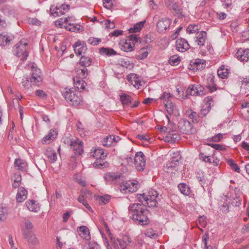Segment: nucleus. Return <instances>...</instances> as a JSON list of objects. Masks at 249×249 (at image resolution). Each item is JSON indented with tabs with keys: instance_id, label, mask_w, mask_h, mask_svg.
<instances>
[{
	"instance_id": "nucleus-1",
	"label": "nucleus",
	"mask_w": 249,
	"mask_h": 249,
	"mask_svg": "<svg viewBox=\"0 0 249 249\" xmlns=\"http://www.w3.org/2000/svg\"><path fill=\"white\" fill-rule=\"evenodd\" d=\"M128 213L130 217L138 225L144 226L150 222L148 217V211L141 204H130L128 207Z\"/></svg>"
},
{
	"instance_id": "nucleus-2",
	"label": "nucleus",
	"mask_w": 249,
	"mask_h": 249,
	"mask_svg": "<svg viewBox=\"0 0 249 249\" xmlns=\"http://www.w3.org/2000/svg\"><path fill=\"white\" fill-rule=\"evenodd\" d=\"M161 198V195H160L157 191L154 189L150 190L147 194L137 195L138 200L142 203L145 202V204L149 208L157 207L158 202L160 201Z\"/></svg>"
},
{
	"instance_id": "nucleus-3",
	"label": "nucleus",
	"mask_w": 249,
	"mask_h": 249,
	"mask_svg": "<svg viewBox=\"0 0 249 249\" xmlns=\"http://www.w3.org/2000/svg\"><path fill=\"white\" fill-rule=\"evenodd\" d=\"M63 95L67 102L73 106H78L83 101L80 92L73 89H65Z\"/></svg>"
},
{
	"instance_id": "nucleus-4",
	"label": "nucleus",
	"mask_w": 249,
	"mask_h": 249,
	"mask_svg": "<svg viewBox=\"0 0 249 249\" xmlns=\"http://www.w3.org/2000/svg\"><path fill=\"white\" fill-rule=\"evenodd\" d=\"M71 17L61 18L55 22V26L59 28H65L67 30L72 32H81L83 31V27L78 24H74L70 21Z\"/></svg>"
},
{
	"instance_id": "nucleus-5",
	"label": "nucleus",
	"mask_w": 249,
	"mask_h": 249,
	"mask_svg": "<svg viewBox=\"0 0 249 249\" xmlns=\"http://www.w3.org/2000/svg\"><path fill=\"white\" fill-rule=\"evenodd\" d=\"M92 156L96 159L95 161L93 163V166L99 168H103L107 166V163L104 161L107 157V153L105 152L101 148H94L91 151Z\"/></svg>"
},
{
	"instance_id": "nucleus-6",
	"label": "nucleus",
	"mask_w": 249,
	"mask_h": 249,
	"mask_svg": "<svg viewBox=\"0 0 249 249\" xmlns=\"http://www.w3.org/2000/svg\"><path fill=\"white\" fill-rule=\"evenodd\" d=\"M140 40L139 35L132 34L127 37L125 41L120 43L121 49L126 52H131L135 48V44Z\"/></svg>"
},
{
	"instance_id": "nucleus-7",
	"label": "nucleus",
	"mask_w": 249,
	"mask_h": 249,
	"mask_svg": "<svg viewBox=\"0 0 249 249\" xmlns=\"http://www.w3.org/2000/svg\"><path fill=\"white\" fill-rule=\"evenodd\" d=\"M166 117L168 120V124L167 126L162 127L161 129L162 131L167 133L166 136V141H175L179 139L178 134L175 133L177 129L176 125L170 121L168 116L166 115Z\"/></svg>"
},
{
	"instance_id": "nucleus-8",
	"label": "nucleus",
	"mask_w": 249,
	"mask_h": 249,
	"mask_svg": "<svg viewBox=\"0 0 249 249\" xmlns=\"http://www.w3.org/2000/svg\"><path fill=\"white\" fill-rule=\"evenodd\" d=\"M27 45V42L24 40H21L17 44L16 55L23 61H25L29 55L26 48Z\"/></svg>"
},
{
	"instance_id": "nucleus-9",
	"label": "nucleus",
	"mask_w": 249,
	"mask_h": 249,
	"mask_svg": "<svg viewBox=\"0 0 249 249\" xmlns=\"http://www.w3.org/2000/svg\"><path fill=\"white\" fill-rule=\"evenodd\" d=\"M65 142L70 145V148L73 150L76 155H81L83 152V143L79 139L71 140L67 139Z\"/></svg>"
},
{
	"instance_id": "nucleus-10",
	"label": "nucleus",
	"mask_w": 249,
	"mask_h": 249,
	"mask_svg": "<svg viewBox=\"0 0 249 249\" xmlns=\"http://www.w3.org/2000/svg\"><path fill=\"white\" fill-rule=\"evenodd\" d=\"M134 160L136 170L139 171H143L145 166V156L144 154L141 151L137 152L135 154Z\"/></svg>"
},
{
	"instance_id": "nucleus-11",
	"label": "nucleus",
	"mask_w": 249,
	"mask_h": 249,
	"mask_svg": "<svg viewBox=\"0 0 249 249\" xmlns=\"http://www.w3.org/2000/svg\"><path fill=\"white\" fill-rule=\"evenodd\" d=\"M204 105L198 113L199 118H203L206 116L211 109V107L213 105V99L211 96H207L205 98Z\"/></svg>"
},
{
	"instance_id": "nucleus-12",
	"label": "nucleus",
	"mask_w": 249,
	"mask_h": 249,
	"mask_svg": "<svg viewBox=\"0 0 249 249\" xmlns=\"http://www.w3.org/2000/svg\"><path fill=\"white\" fill-rule=\"evenodd\" d=\"M178 127L180 132L184 134H189L193 132V124L186 119H181L179 121Z\"/></svg>"
},
{
	"instance_id": "nucleus-13",
	"label": "nucleus",
	"mask_w": 249,
	"mask_h": 249,
	"mask_svg": "<svg viewBox=\"0 0 249 249\" xmlns=\"http://www.w3.org/2000/svg\"><path fill=\"white\" fill-rule=\"evenodd\" d=\"M215 76L212 73H209L207 75L204 85L205 88L211 93L216 91L217 87L215 83Z\"/></svg>"
},
{
	"instance_id": "nucleus-14",
	"label": "nucleus",
	"mask_w": 249,
	"mask_h": 249,
	"mask_svg": "<svg viewBox=\"0 0 249 249\" xmlns=\"http://www.w3.org/2000/svg\"><path fill=\"white\" fill-rule=\"evenodd\" d=\"M70 9V5L69 4H63L52 6L50 8V11L52 15L56 14L57 16L59 14L63 15L66 14Z\"/></svg>"
},
{
	"instance_id": "nucleus-15",
	"label": "nucleus",
	"mask_w": 249,
	"mask_h": 249,
	"mask_svg": "<svg viewBox=\"0 0 249 249\" xmlns=\"http://www.w3.org/2000/svg\"><path fill=\"white\" fill-rule=\"evenodd\" d=\"M31 71L32 77L31 78V82H33L34 85H39L42 81L40 70L32 64Z\"/></svg>"
},
{
	"instance_id": "nucleus-16",
	"label": "nucleus",
	"mask_w": 249,
	"mask_h": 249,
	"mask_svg": "<svg viewBox=\"0 0 249 249\" xmlns=\"http://www.w3.org/2000/svg\"><path fill=\"white\" fill-rule=\"evenodd\" d=\"M190 45L188 41L183 38H178L176 42V47L178 51L183 53L188 50L190 48Z\"/></svg>"
},
{
	"instance_id": "nucleus-17",
	"label": "nucleus",
	"mask_w": 249,
	"mask_h": 249,
	"mask_svg": "<svg viewBox=\"0 0 249 249\" xmlns=\"http://www.w3.org/2000/svg\"><path fill=\"white\" fill-rule=\"evenodd\" d=\"M171 23V20L167 18L160 20L157 23L158 32L160 33H164L170 27Z\"/></svg>"
},
{
	"instance_id": "nucleus-18",
	"label": "nucleus",
	"mask_w": 249,
	"mask_h": 249,
	"mask_svg": "<svg viewBox=\"0 0 249 249\" xmlns=\"http://www.w3.org/2000/svg\"><path fill=\"white\" fill-rule=\"evenodd\" d=\"M138 185L137 181H127L123 185H121V190L133 193L137 191Z\"/></svg>"
},
{
	"instance_id": "nucleus-19",
	"label": "nucleus",
	"mask_w": 249,
	"mask_h": 249,
	"mask_svg": "<svg viewBox=\"0 0 249 249\" xmlns=\"http://www.w3.org/2000/svg\"><path fill=\"white\" fill-rule=\"evenodd\" d=\"M74 53L77 55L84 54L87 50V45L84 41H78L73 46Z\"/></svg>"
},
{
	"instance_id": "nucleus-20",
	"label": "nucleus",
	"mask_w": 249,
	"mask_h": 249,
	"mask_svg": "<svg viewBox=\"0 0 249 249\" xmlns=\"http://www.w3.org/2000/svg\"><path fill=\"white\" fill-rule=\"evenodd\" d=\"M129 82L136 89H139L142 86L141 81L138 75L135 73H131L127 76Z\"/></svg>"
},
{
	"instance_id": "nucleus-21",
	"label": "nucleus",
	"mask_w": 249,
	"mask_h": 249,
	"mask_svg": "<svg viewBox=\"0 0 249 249\" xmlns=\"http://www.w3.org/2000/svg\"><path fill=\"white\" fill-rule=\"evenodd\" d=\"M237 58L242 61L249 60V49L240 48L236 53Z\"/></svg>"
},
{
	"instance_id": "nucleus-22",
	"label": "nucleus",
	"mask_w": 249,
	"mask_h": 249,
	"mask_svg": "<svg viewBox=\"0 0 249 249\" xmlns=\"http://www.w3.org/2000/svg\"><path fill=\"white\" fill-rule=\"evenodd\" d=\"M79 235L84 240L89 241L90 240V235L89 228L85 226H80L77 229Z\"/></svg>"
},
{
	"instance_id": "nucleus-23",
	"label": "nucleus",
	"mask_w": 249,
	"mask_h": 249,
	"mask_svg": "<svg viewBox=\"0 0 249 249\" xmlns=\"http://www.w3.org/2000/svg\"><path fill=\"white\" fill-rule=\"evenodd\" d=\"M199 89L194 85H190L187 89V94L193 96L202 95L204 94L205 93L203 90V89H204V87L200 86Z\"/></svg>"
},
{
	"instance_id": "nucleus-24",
	"label": "nucleus",
	"mask_w": 249,
	"mask_h": 249,
	"mask_svg": "<svg viewBox=\"0 0 249 249\" xmlns=\"http://www.w3.org/2000/svg\"><path fill=\"white\" fill-rule=\"evenodd\" d=\"M100 54L105 57L115 56L117 53L113 49L110 48L102 47L99 49Z\"/></svg>"
},
{
	"instance_id": "nucleus-25",
	"label": "nucleus",
	"mask_w": 249,
	"mask_h": 249,
	"mask_svg": "<svg viewBox=\"0 0 249 249\" xmlns=\"http://www.w3.org/2000/svg\"><path fill=\"white\" fill-rule=\"evenodd\" d=\"M25 204L27 209L32 212H37L40 209L39 204L35 200H29Z\"/></svg>"
},
{
	"instance_id": "nucleus-26",
	"label": "nucleus",
	"mask_w": 249,
	"mask_h": 249,
	"mask_svg": "<svg viewBox=\"0 0 249 249\" xmlns=\"http://www.w3.org/2000/svg\"><path fill=\"white\" fill-rule=\"evenodd\" d=\"M117 141L113 135H108L106 138L103 139L102 141V143L103 146L106 147H109L112 145H114Z\"/></svg>"
},
{
	"instance_id": "nucleus-27",
	"label": "nucleus",
	"mask_w": 249,
	"mask_h": 249,
	"mask_svg": "<svg viewBox=\"0 0 249 249\" xmlns=\"http://www.w3.org/2000/svg\"><path fill=\"white\" fill-rule=\"evenodd\" d=\"M193 69L201 71L206 67V61L202 59H196L194 61H191Z\"/></svg>"
},
{
	"instance_id": "nucleus-28",
	"label": "nucleus",
	"mask_w": 249,
	"mask_h": 249,
	"mask_svg": "<svg viewBox=\"0 0 249 249\" xmlns=\"http://www.w3.org/2000/svg\"><path fill=\"white\" fill-rule=\"evenodd\" d=\"M28 192L23 187H19L16 196V199L18 202H22L27 198Z\"/></svg>"
},
{
	"instance_id": "nucleus-29",
	"label": "nucleus",
	"mask_w": 249,
	"mask_h": 249,
	"mask_svg": "<svg viewBox=\"0 0 249 249\" xmlns=\"http://www.w3.org/2000/svg\"><path fill=\"white\" fill-rule=\"evenodd\" d=\"M82 79L77 76L73 78L74 87L78 90H83L85 89L86 83Z\"/></svg>"
},
{
	"instance_id": "nucleus-30",
	"label": "nucleus",
	"mask_w": 249,
	"mask_h": 249,
	"mask_svg": "<svg viewBox=\"0 0 249 249\" xmlns=\"http://www.w3.org/2000/svg\"><path fill=\"white\" fill-rule=\"evenodd\" d=\"M206 38V32L205 31H201L199 34H197V36H196V42L198 46L202 47L205 44Z\"/></svg>"
},
{
	"instance_id": "nucleus-31",
	"label": "nucleus",
	"mask_w": 249,
	"mask_h": 249,
	"mask_svg": "<svg viewBox=\"0 0 249 249\" xmlns=\"http://www.w3.org/2000/svg\"><path fill=\"white\" fill-rule=\"evenodd\" d=\"M117 241L121 248V249H126V248L132 242L130 237L127 235L123 236L122 238H117Z\"/></svg>"
},
{
	"instance_id": "nucleus-32",
	"label": "nucleus",
	"mask_w": 249,
	"mask_h": 249,
	"mask_svg": "<svg viewBox=\"0 0 249 249\" xmlns=\"http://www.w3.org/2000/svg\"><path fill=\"white\" fill-rule=\"evenodd\" d=\"M120 100L121 103L124 107L129 106L133 101L131 96L125 93H122L120 95Z\"/></svg>"
},
{
	"instance_id": "nucleus-33",
	"label": "nucleus",
	"mask_w": 249,
	"mask_h": 249,
	"mask_svg": "<svg viewBox=\"0 0 249 249\" xmlns=\"http://www.w3.org/2000/svg\"><path fill=\"white\" fill-rule=\"evenodd\" d=\"M57 136V131L56 129H51L50 130L48 135L44 137L42 140V142L46 144L49 140H53Z\"/></svg>"
},
{
	"instance_id": "nucleus-34",
	"label": "nucleus",
	"mask_w": 249,
	"mask_h": 249,
	"mask_svg": "<svg viewBox=\"0 0 249 249\" xmlns=\"http://www.w3.org/2000/svg\"><path fill=\"white\" fill-rule=\"evenodd\" d=\"M180 192L184 196H188L191 193L190 187L184 183H180L178 185Z\"/></svg>"
},
{
	"instance_id": "nucleus-35",
	"label": "nucleus",
	"mask_w": 249,
	"mask_h": 249,
	"mask_svg": "<svg viewBox=\"0 0 249 249\" xmlns=\"http://www.w3.org/2000/svg\"><path fill=\"white\" fill-rule=\"evenodd\" d=\"M145 23V20H142L137 22L133 25V27L130 28L129 29V32L130 33H135L140 32L144 26Z\"/></svg>"
},
{
	"instance_id": "nucleus-36",
	"label": "nucleus",
	"mask_w": 249,
	"mask_h": 249,
	"mask_svg": "<svg viewBox=\"0 0 249 249\" xmlns=\"http://www.w3.org/2000/svg\"><path fill=\"white\" fill-rule=\"evenodd\" d=\"M14 165L19 170L25 171L27 168L26 162L20 159H17L15 160Z\"/></svg>"
},
{
	"instance_id": "nucleus-37",
	"label": "nucleus",
	"mask_w": 249,
	"mask_h": 249,
	"mask_svg": "<svg viewBox=\"0 0 249 249\" xmlns=\"http://www.w3.org/2000/svg\"><path fill=\"white\" fill-rule=\"evenodd\" d=\"M79 63L81 66L88 67L91 65L92 60L90 57L83 55L81 57Z\"/></svg>"
},
{
	"instance_id": "nucleus-38",
	"label": "nucleus",
	"mask_w": 249,
	"mask_h": 249,
	"mask_svg": "<svg viewBox=\"0 0 249 249\" xmlns=\"http://www.w3.org/2000/svg\"><path fill=\"white\" fill-rule=\"evenodd\" d=\"M186 115L188 117L192 119L194 123H197L198 122L199 114L193 110L188 109L187 110Z\"/></svg>"
},
{
	"instance_id": "nucleus-39",
	"label": "nucleus",
	"mask_w": 249,
	"mask_h": 249,
	"mask_svg": "<svg viewBox=\"0 0 249 249\" xmlns=\"http://www.w3.org/2000/svg\"><path fill=\"white\" fill-rule=\"evenodd\" d=\"M229 70L225 68L224 66H222L217 70V75L219 78L224 79L227 77L229 74Z\"/></svg>"
},
{
	"instance_id": "nucleus-40",
	"label": "nucleus",
	"mask_w": 249,
	"mask_h": 249,
	"mask_svg": "<svg viewBox=\"0 0 249 249\" xmlns=\"http://www.w3.org/2000/svg\"><path fill=\"white\" fill-rule=\"evenodd\" d=\"M199 30V25L197 24H190L187 28V33L191 34L197 32Z\"/></svg>"
},
{
	"instance_id": "nucleus-41",
	"label": "nucleus",
	"mask_w": 249,
	"mask_h": 249,
	"mask_svg": "<svg viewBox=\"0 0 249 249\" xmlns=\"http://www.w3.org/2000/svg\"><path fill=\"white\" fill-rule=\"evenodd\" d=\"M180 61V57L179 56L173 55L170 57L168 63L171 66H177L179 64Z\"/></svg>"
},
{
	"instance_id": "nucleus-42",
	"label": "nucleus",
	"mask_w": 249,
	"mask_h": 249,
	"mask_svg": "<svg viewBox=\"0 0 249 249\" xmlns=\"http://www.w3.org/2000/svg\"><path fill=\"white\" fill-rule=\"evenodd\" d=\"M46 155L49 159L51 163L55 162L57 160V156L56 153L52 150H47L46 152Z\"/></svg>"
},
{
	"instance_id": "nucleus-43",
	"label": "nucleus",
	"mask_w": 249,
	"mask_h": 249,
	"mask_svg": "<svg viewBox=\"0 0 249 249\" xmlns=\"http://www.w3.org/2000/svg\"><path fill=\"white\" fill-rule=\"evenodd\" d=\"M227 162L235 172L237 173L240 172V169L239 167L233 160L231 159H228L227 160Z\"/></svg>"
},
{
	"instance_id": "nucleus-44",
	"label": "nucleus",
	"mask_w": 249,
	"mask_h": 249,
	"mask_svg": "<svg viewBox=\"0 0 249 249\" xmlns=\"http://www.w3.org/2000/svg\"><path fill=\"white\" fill-rule=\"evenodd\" d=\"M11 39L10 36L3 34H0V45L5 46L9 43Z\"/></svg>"
},
{
	"instance_id": "nucleus-45",
	"label": "nucleus",
	"mask_w": 249,
	"mask_h": 249,
	"mask_svg": "<svg viewBox=\"0 0 249 249\" xmlns=\"http://www.w3.org/2000/svg\"><path fill=\"white\" fill-rule=\"evenodd\" d=\"M178 164L175 162L169 161L164 166V168L167 169V172H173V171L177 170V167Z\"/></svg>"
},
{
	"instance_id": "nucleus-46",
	"label": "nucleus",
	"mask_w": 249,
	"mask_h": 249,
	"mask_svg": "<svg viewBox=\"0 0 249 249\" xmlns=\"http://www.w3.org/2000/svg\"><path fill=\"white\" fill-rule=\"evenodd\" d=\"M77 200L79 202L82 203L88 210L92 212L91 207L89 206L83 195H80L78 197Z\"/></svg>"
},
{
	"instance_id": "nucleus-47",
	"label": "nucleus",
	"mask_w": 249,
	"mask_h": 249,
	"mask_svg": "<svg viewBox=\"0 0 249 249\" xmlns=\"http://www.w3.org/2000/svg\"><path fill=\"white\" fill-rule=\"evenodd\" d=\"M22 85L26 89H29L32 85H34L33 82H31V78L28 76L24 77L22 79Z\"/></svg>"
},
{
	"instance_id": "nucleus-48",
	"label": "nucleus",
	"mask_w": 249,
	"mask_h": 249,
	"mask_svg": "<svg viewBox=\"0 0 249 249\" xmlns=\"http://www.w3.org/2000/svg\"><path fill=\"white\" fill-rule=\"evenodd\" d=\"M77 75L79 77L81 78H86L88 75V71L87 67H83V68L78 69L77 70Z\"/></svg>"
},
{
	"instance_id": "nucleus-49",
	"label": "nucleus",
	"mask_w": 249,
	"mask_h": 249,
	"mask_svg": "<svg viewBox=\"0 0 249 249\" xmlns=\"http://www.w3.org/2000/svg\"><path fill=\"white\" fill-rule=\"evenodd\" d=\"M181 156L180 153L178 151L173 153L172 157L169 160L171 162H175V163L178 164H179V161L181 160Z\"/></svg>"
},
{
	"instance_id": "nucleus-50",
	"label": "nucleus",
	"mask_w": 249,
	"mask_h": 249,
	"mask_svg": "<svg viewBox=\"0 0 249 249\" xmlns=\"http://www.w3.org/2000/svg\"><path fill=\"white\" fill-rule=\"evenodd\" d=\"M100 23L106 29H113L115 28L114 23L109 19L101 21Z\"/></svg>"
},
{
	"instance_id": "nucleus-51",
	"label": "nucleus",
	"mask_w": 249,
	"mask_h": 249,
	"mask_svg": "<svg viewBox=\"0 0 249 249\" xmlns=\"http://www.w3.org/2000/svg\"><path fill=\"white\" fill-rule=\"evenodd\" d=\"M173 95L169 92H164L162 95L160 97V99L163 100L165 105L166 102H171V99L173 97Z\"/></svg>"
},
{
	"instance_id": "nucleus-52",
	"label": "nucleus",
	"mask_w": 249,
	"mask_h": 249,
	"mask_svg": "<svg viewBox=\"0 0 249 249\" xmlns=\"http://www.w3.org/2000/svg\"><path fill=\"white\" fill-rule=\"evenodd\" d=\"M120 177V176L115 175L114 173H107L104 176L105 180L107 181H114Z\"/></svg>"
},
{
	"instance_id": "nucleus-53",
	"label": "nucleus",
	"mask_w": 249,
	"mask_h": 249,
	"mask_svg": "<svg viewBox=\"0 0 249 249\" xmlns=\"http://www.w3.org/2000/svg\"><path fill=\"white\" fill-rule=\"evenodd\" d=\"M97 199L101 204H106L109 202L110 199V196L109 195L98 196Z\"/></svg>"
},
{
	"instance_id": "nucleus-54",
	"label": "nucleus",
	"mask_w": 249,
	"mask_h": 249,
	"mask_svg": "<svg viewBox=\"0 0 249 249\" xmlns=\"http://www.w3.org/2000/svg\"><path fill=\"white\" fill-rule=\"evenodd\" d=\"M149 54V52L145 50L144 48H142L137 55V58L140 60H143L146 58Z\"/></svg>"
},
{
	"instance_id": "nucleus-55",
	"label": "nucleus",
	"mask_w": 249,
	"mask_h": 249,
	"mask_svg": "<svg viewBox=\"0 0 249 249\" xmlns=\"http://www.w3.org/2000/svg\"><path fill=\"white\" fill-rule=\"evenodd\" d=\"M25 18H27V21L30 24L35 25H40L41 24V21L37 19L36 18L30 17H25Z\"/></svg>"
},
{
	"instance_id": "nucleus-56",
	"label": "nucleus",
	"mask_w": 249,
	"mask_h": 249,
	"mask_svg": "<svg viewBox=\"0 0 249 249\" xmlns=\"http://www.w3.org/2000/svg\"><path fill=\"white\" fill-rule=\"evenodd\" d=\"M164 105L168 113L170 115L173 114L175 108V106L173 103L171 101L170 102H166Z\"/></svg>"
},
{
	"instance_id": "nucleus-57",
	"label": "nucleus",
	"mask_w": 249,
	"mask_h": 249,
	"mask_svg": "<svg viewBox=\"0 0 249 249\" xmlns=\"http://www.w3.org/2000/svg\"><path fill=\"white\" fill-rule=\"evenodd\" d=\"M210 145L213 149L218 151H225L226 147L222 144L217 143H211Z\"/></svg>"
},
{
	"instance_id": "nucleus-58",
	"label": "nucleus",
	"mask_w": 249,
	"mask_h": 249,
	"mask_svg": "<svg viewBox=\"0 0 249 249\" xmlns=\"http://www.w3.org/2000/svg\"><path fill=\"white\" fill-rule=\"evenodd\" d=\"M88 42L89 44L95 46L98 45L101 42V39L99 38L90 37L88 39Z\"/></svg>"
},
{
	"instance_id": "nucleus-59",
	"label": "nucleus",
	"mask_w": 249,
	"mask_h": 249,
	"mask_svg": "<svg viewBox=\"0 0 249 249\" xmlns=\"http://www.w3.org/2000/svg\"><path fill=\"white\" fill-rule=\"evenodd\" d=\"M114 0H103L104 6L107 9H110L113 5Z\"/></svg>"
},
{
	"instance_id": "nucleus-60",
	"label": "nucleus",
	"mask_w": 249,
	"mask_h": 249,
	"mask_svg": "<svg viewBox=\"0 0 249 249\" xmlns=\"http://www.w3.org/2000/svg\"><path fill=\"white\" fill-rule=\"evenodd\" d=\"M196 178L198 181H199L200 184L203 188H204V185L206 182L205 176L202 174L201 176L200 175H198V174L196 176Z\"/></svg>"
},
{
	"instance_id": "nucleus-61",
	"label": "nucleus",
	"mask_w": 249,
	"mask_h": 249,
	"mask_svg": "<svg viewBox=\"0 0 249 249\" xmlns=\"http://www.w3.org/2000/svg\"><path fill=\"white\" fill-rule=\"evenodd\" d=\"M155 39L154 35L152 33L146 35L144 36V42L145 43H150Z\"/></svg>"
},
{
	"instance_id": "nucleus-62",
	"label": "nucleus",
	"mask_w": 249,
	"mask_h": 249,
	"mask_svg": "<svg viewBox=\"0 0 249 249\" xmlns=\"http://www.w3.org/2000/svg\"><path fill=\"white\" fill-rule=\"evenodd\" d=\"M170 9H172L175 11L176 14L178 15H180L181 14V10L180 8V6H179L178 4L176 2L171 7Z\"/></svg>"
},
{
	"instance_id": "nucleus-63",
	"label": "nucleus",
	"mask_w": 249,
	"mask_h": 249,
	"mask_svg": "<svg viewBox=\"0 0 249 249\" xmlns=\"http://www.w3.org/2000/svg\"><path fill=\"white\" fill-rule=\"evenodd\" d=\"M223 138V134L218 133L213 136L212 138V141L214 142H220Z\"/></svg>"
},
{
	"instance_id": "nucleus-64",
	"label": "nucleus",
	"mask_w": 249,
	"mask_h": 249,
	"mask_svg": "<svg viewBox=\"0 0 249 249\" xmlns=\"http://www.w3.org/2000/svg\"><path fill=\"white\" fill-rule=\"evenodd\" d=\"M21 177L20 175H18L16 178L14 180V182L12 183V186L14 188L18 187L20 184Z\"/></svg>"
}]
</instances>
